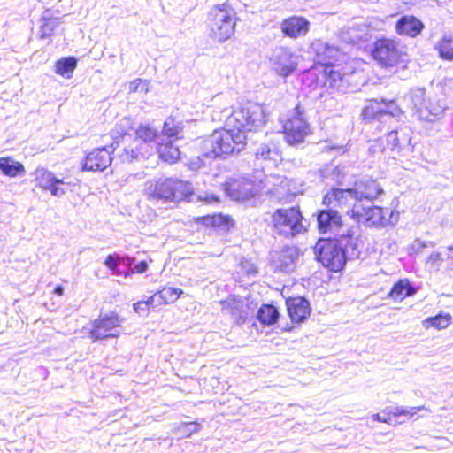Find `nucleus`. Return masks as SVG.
I'll use <instances>...</instances> for the list:
<instances>
[{
	"instance_id": "obj_1",
	"label": "nucleus",
	"mask_w": 453,
	"mask_h": 453,
	"mask_svg": "<svg viewBox=\"0 0 453 453\" xmlns=\"http://www.w3.org/2000/svg\"><path fill=\"white\" fill-rule=\"evenodd\" d=\"M342 242H345L346 247L349 246L354 250L358 249L357 239L350 229L339 238H320L314 247L316 260L329 272H342L346 266L347 255L346 249L342 246Z\"/></svg>"
},
{
	"instance_id": "obj_2",
	"label": "nucleus",
	"mask_w": 453,
	"mask_h": 453,
	"mask_svg": "<svg viewBox=\"0 0 453 453\" xmlns=\"http://www.w3.org/2000/svg\"><path fill=\"white\" fill-rule=\"evenodd\" d=\"M266 123L263 107L256 103H241L232 108V112L225 119L227 128L242 135L248 142V134L257 133Z\"/></svg>"
},
{
	"instance_id": "obj_3",
	"label": "nucleus",
	"mask_w": 453,
	"mask_h": 453,
	"mask_svg": "<svg viewBox=\"0 0 453 453\" xmlns=\"http://www.w3.org/2000/svg\"><path fill=\"white\" fill-rule=\"evenodd\" d=\"M371 58L381 69H405L409 64L408 54L399 39L380 36L374 40L370 49Z\"/></svg>"
},
{
	"instance_id": "obj_4",
	"label": "nucleus",
	"mask_w": 453,
	"mask_h": 453,
	"mask_svg": "<svg viewBox=\"0 0 453 453\" xmlns=\"http://www.w3.org/2000/svg\"><path fill=\"white\" fill-rule=\"evenodd\" d=\"M247 141L226 126L214 129L203 141L205 156L212 158H226L245 150Z\"/></svg>"
},
{
	"instance_id": "obj_5",
	"label": "nucleus",
	"mask_w": 453,
	"mask_h": 453,
	"mask_svg": "<svg viewBox=\"0 0 453 453\" xmlns=\"http://www.w3.org/2000/svg\"><path fill=\"white\" fill-rule=\"evenodd\" d=\"M148 198L164 203L189 202L194 196L192 184L173 178H162L149 181L145 188Z\"/></svg>"
},
{
	"instance_id": "obj_6",
	"label": "nucleus",
	"mask_w": 453,
	"mask_h": 453,
	"mask_svg": "<svg viewBox=\"0 0 453 453\" xmlns=\"http://www.w3.org/2000/svg\"><path fill=\"white\" fill-rule=\"evenodd\" d=\"M237 21V12L229 2L214 4L207 14L209 35L219 42H225L234 35Z\"/></svg>"
},
{
	"instance_id": "obj_7",
	"label": "nucleus",
	"mask_w": 453,
	"mask_h": 453,
	"mask_svg": "<svg viewBox=\"0 0 453 453\" xmlns=\"http://www.w3.org/2000/svg\"><path fill=\"white\" fill-rule=\"evenodd\" d=\"M269 226L276 235L286 239L295 238L306 232L304 217L299 206L273 211Z\"/></svg>"
},
{
	"instance_id": "obj_8",
	"label": "nucleus",
	"mask_w": 453,
	"mask_h": 453,
	"mask_svg": "<svg viewBox=\"0 0 453 453\" xmlns=\"http://www.w3.org/2000/svg\"><path fill=\"white\" fill-rule=\"evenodd\" d=\"M124 320V317L118 311L98 313L97 317L90 320L88 336L92 342L117 338Z\"/></svg>"
},
{
	"instance_id": "obj_9",
	"label": "nucleus",
	"mask_w": 453,
	"mask_h": 453,
	"mask_svg": "<svg viewBox=\"0 0 453 453\" xmlns=\"http://www.w3.org/2000/svg\"><path fill=\"white\" fill-rule=\"evenodd\" d=\"M157 137V131L149 125H139L134 130L131 143L123 150L119 155L122 163H131L145 157L148 153L147 144L154 142Z\"/></svg>"
},
{
	"instance_id": "obj_10",
	"label": "nucleus",
	"mask_w": 453,
	"mask_h": 453,
	"mask_svg": "<svg viewBox=\"0 0 453 453\" xmlns=\"http://www.w3.org/2000/svg\"><path fill=\"white\" fill-rule=\"evenodd\" d=\"M403 114L396 99L371 98L365 101L360 112V119L365 124L380 121L383 117L396 118Z\"/></svg>"
},
{
	"instance_id": "obj_11",
	"label": "nucleus",
	"mask_w": 453,
	"mask_h": 453,
	"mask_svg": "<svg viewBox=\"0 0 453 453\" xmlns=\"http://www.w3.org/2000/svg\"><path fill=\"white\" fill-rule=\"evenodd\" d=\"M348 214L357 223H364L369 227H384L392 224L394 219V211L389 208H365L360 203L354 204Z\"/></svg>"
},
{
	"instance_id": "obj_12",
	"label": "nucleus",
	"mask_w": 453,
	"mask_h": 453,
	"mask_svg": "<svg viewBox=\"0 0 453 453\" xmlns=\"http://www.w3.org/2000/svg\"><path fill=\"white\" fill-rule=\"evenodd\" d=\"M294 111L295 113L288 118L282 126L285 140L292 146L303 143L306 137L313 134L311 125L304 117L301 104H297Z\"/></svg>"
},
{
	"instance_id": "obj_13",
	"label": "nucleus",
	"mask_w": 453,
	"mask_h": 453,
	"mask_svg": "<svg viewBox=\"0 0 453 453\" xmlns=\"http://www.w3.org/2000/svg\"><path fill=\"white\" fill-rule=\"evenodd\" d=\"M223 190L232 200L237 202L252 200L259 192L257 183L244 176L228 179L223 184Z\"/></svg>"
},
{
	"instance_id": "obj_14",
	"label": "nucleus",
	"mask_w": 453,
	"mask_h": 453,
	"mask_svg": "<svg viewBox=\"0 0 453 453\" xmlns=\"http://www.w3.org/2000/svg\"><path fill=\"white\" fill-rule=\"evenodd\" d=\"M285 304L291 324L282 327V332H290L294 328L300 326L301 324L309 319L311 314V303L306 297H303V296L287 297Z\"/></svg>"
},
{
	"instance_id": "obj_15",
	"label": "nucleus",
	"mask_w": 453,
	"mask_h": 453,
	"mask_svg": "<svg viewBox=\"0 0 453 453\" xmlns=\"http://www.w3.org/2000/svg\"><path fill=\"white\" fill-rule=\"evenodd\" d=\"M35 182L37 188L50 192L53 196L59 197L65 194L64 180L58 179L52 172L46 169L35 171Z\"/></svg>"
},
{
	"instance_id": "obj_16",
	"label": "nucleus",
	"mask_w": 453,
	"mask_h": 453,
	"mask_svg": "<svg viewBox=\"0 0 453 453\" xmlns=\"http://www.w3.org/2000/svg\"><path fill=\"white\" fill-rule=\"evenodd\" d=\"M317 221L320 234H338L344 227V221L341 214L330 208L319 211Z\"/></svg>"
},
{
	"instance_id": "obj_17",
	"label": "nucleus",
	"mask_w": 453,
	"mask_h": 453,
	"mask_svg": "<svg viewBox=\"0 0 453 453\" xmlns=\"http://www.w3.org/2000/svg\"><path fill=\"white\" fill-rule=\"evenodd\" d=\"M311 28V22L304 17L292 15L284 19L280 23L282 34L290 39L304 37Z\"/></svg>"
},
{
	"instance_id": "obj_18",
	"label": "nucleus",
	"mask_w": 453,
	"mask_h": 453,
	"mask_svg": "<svg viewBox=\"0 0 453 453\" xmlns=\"http://www.w3.org/2000/svg\"><path fill=\"white\" fill-rule=\"evenodd\" d=\"M111 154L106 148H97L86 155L81 169L88 172H102L111 165Z\"/></svg>"
},
{
	"instance_id": "obj_19",
	"label": "nucleus",
	"mask_w": 453,
	"mask_h": 453,
	"mask_svg": "<svg viewBox=\"0 0 453 453\" xmlns=\"http://www.w3.org/2000/svg\"><path fill=\"white\" fill-rule=\"evenodd\" d=\"M425 409L424 406H414L411 408H404L402 406H395L393 408H386L372 416L374 420L379 422L395 425L397 423V418L405 417L412 418L416 416L418 411Z\"/></svg>"
},
{
	"instance_id": "obj_20",
	"label": "nucleus",
	"mask_w": 453,
	"mask_h": 453,
	"mask_svg": "<svg viewBox=\"0 0 453 453\" xmlns=\"http://www.w3.org/2000/svg\"><path fill=\"white\" fill-rule=\"evenodd\" d=\"M356 200L354 188L342 189L333 188L328 190L322 199V204L327 208H343Z\"/></svg>"
},
{
	"instance_id": "obj_21",
	"label": "nucleus",
	"mask_w": 453,
	"mask_h": 453,
	"mask_svg": "<svg viewBox=\"0 0 453 453\" xmlns=\"http://www.w3.org/2000/svg\"><path fill=\"white\" fill-rule=\"evenodd\" d=\"M424 28V23L414 15H404L395 23V32L401 36L415 38Z\"/></svg>"
},
{
	"instance_id": "obj_22",
	"label": "nucleus",
	"mask_w": 453,
	"mask_h": 453,
	"mask_svg": "<svg viewBox=\"0 0 453 453\" xmlns=\"http://www.w3.org/2000/svg\"><path fill=\"white\" fill-rule=\"evenodd\" d=\"M193 222L207 228H219L225 231H229L234 226V220L231 216L220 213L196 217L193 219Z\"/></svg>"
},
{
	"instance_id": "obj_23",
	"label": "nucleus",
	"mask_w": 453,
	"mask_h": 453,
	"mask_svg": "<svg viewBox=\"0 0 453 453\" xmlns=\"http://www.w3.org/2000/svg\"><path fill=\"white\" fill-rule=\"evenodd\" d=\"M354 191L356 200L365 199L373 201L383 194V188L380 184L373 179H369L356 184Z\"/></svg>"
},
{
	"instance_id": "obj_24",
	"label": "nucleus",
	"mask_w": 453,
	"mask_h": 453,
	"mask_svg": "<svg viewBox=\"0 0 453 453\" xmlns=\"http://www.w3.org/2000/svg\"><path fill=\"white\" fill-rule=\"evenodd\" d=\"M416 293L417 288L411 283L409 278H400L392 285L388 296L394 302H403V300L408 298V296H412Z\"/></svg>"
},
{
	"instance_id": "obj_25",
	"label": "nucleus",
	"mask_w": 453,
	"mask_h": 453,
	"mask_svg": "<svg viewBox=\"0 0 453 453\" xmlns=\"http://www.w3.org/2000/svg\"><path fill=\"white\" fill-rule=\"evenodd\" d=\"M157 153L158 158L166 165H173L181 157L180 148L169 140H163L157 143Z\"/></svg>"
},
{
	"instance_id": "obj_26",
	"label": "nucleus",
	"mask_w": 453,
	"mask_h": 453,
	"mask_svg": "<svg viewBox=\"0 0 453 453\" xmlns=\"http://www.w3.org/2000/svg\"><path fill=\"white\" fill-rule=\"evenodd\" d=\"M296 259V250L291 247H286L275 253L273 262L277 270H288L289 266L295 265Z\"/></svg>"
},
{
	"instance_id": "obj_27",
	"label": "nucleus",
	"mask_w": 453,
	"mask_h": 453,
	"mask_svg": "<svg viewBox=\"0 0 453 453\" xmlns=\"http://www.w3.org/2000/svg\"><path fill=\"white\" fill-rule=\"evenodd\" d=\"M0 171L9 178L23 176L26 173L24 165L10 157H0Z\"/></svg>"
},
{
	"instance_id": "obj_28",
	"label": "nucleus",
	"mask_w": 453,
	"mask_h": 453,
	"mask_svg": "<svg viewBox=\"0 0 453 453\" xmlns=\"http://www.w3.org/2000/svg\"><path fill=\"white\" fill-rule=\"evenodd\" d=\"M280 313L273 304H261L257 313V319L263 326H272L278 322Z\"/></svg>"
},
{
	"instance_id": "obj_29",
	"label": "nucleus",
	"mask_w": 453,
	"mask_h": 453,
	"mask_svg": "<svg viewBox=\"0 0 453 453\" xmlns=\"http://www.w3.org/2000/svg\"><path fill=\"white\" fill-rule=\"evenodd\" d=\"M155 295L157 297V305H171L183 295V290L173 287H161Z\"/></svg>"
},
{
	"instance_id": "obj_30",
	"label": "nucleus",
	"mask_w": 453,
	"mask_h": 453,
	"mask_svg": "<svg viewBox=\"0 0 453 453\" xmlns=\"http://www.w3.org/2000/svg\"><path fill=\"white\" fill-rule=\"evenodd\" d=\"M319 65L322 67L326 82L329 83L331 87L342 81L343 72L340 65L334 63H319Z\"/></svg>"
},
{
	"instance_id": "obj_31",
	"label": "nucleus",
	"mask_w": 453,
	"mask_h": 453,
	"mask_svg": "<svg viewBox=\"0 0 453 453\" xmlns=\"http://www.w3.org/2000/svg\"><path fill=\"white\" fill-rule=\"evenodd\" d=\"M76 65L77 60L74 57L62 58L55 62V73L62 77L70 78Z\"/></svg>"
},
{
	"instance_id": "obj_32",
	"label": "nucleus",
	"mask_w": 453,
	"mask_h": 453,
	"mask_svg": "<svg viewBox=\"0 0 453 453\" xmlns=\"http://www.w3.org/2000/svg\"><path fill=\"white\" fill-rule=\"evenodd\" d=\"M439 57L445 61H453V36L444 35L436 43Z\"/></svg>"
},
{
	"instance_id": "obj_33",
	"label": "nucleus",
	"mask_w": 453,
	"mask_h": 453,
	"mask_svg": "<svg viewBox=\"0 0 453 453\" xmlns=\"http://www.w3.org/2000/svg\"><path fill=\"white\" fill-rule=\"evenodd\" d=\"M452 320L449 313H438L434 317H428L425 319L424 323L426 327L432 326L437 329H443L448 327Z\"/></svg>"
},
{
	"instance_id": "obj_34",
	"label": "nucleus",
	"mask_w": 453,
	"mask_h": 453,
	"mask_svg": "<svg viewBox=\"0 0 453 453\" xmlns=\"http://www.w3.org/2000/svg\"><path fill=\"white\" fill-rule=\"evenodd\" d=\"M124 257H119L117 254H112L108 255L105 257L104 265L111 271V273L113 275H122L123 277H128V275H130V273H120L117 268L118 265H121V263H124Z\"/></svg>"
},
{
	"instance_id": "obj_35",
	"label": "nucleus",
	"mask_w": 453,
	"mask_h": 453,
	"mask_svg": "<svg viewBox=\"0 0 453 453\" xmlns=\"http://www.w3.org/2000/svg\"><path fill=\"white\" fill-rule=\"evenodd\" d=\"M127 88L129 94H146L150 91V82L147 80L137 78L128 83Z\"/></svg>"
},
{
	"instance_id": "obj_36",
	"label": "nucleus",
	"mask_w": 453,
	"mask_h": 453,
	"mask_svg": "<svg viewBox=\"0 0 453 453\" xmlns=\"http://www.w3.org/2000/svg\"><path fill=\"white\" fill-rule=\"evenodd\" d=\"M201 429V424L197 421L182 422L176 427V432L184 437H189Z\"/></svg>"
},
{
	"instance_id": "obj_37",
	"label": "nucleus",
	"mask_w": 453,
	"mask_h": 453,
	"mask_svg": "<svg viewBox=\"0 0 453 453\" xmlns=\"http://www.w3.org/2000/svg\"><path fill=\"white\" fill-rule=\"evenodd\" d=\"M155 292L150 297L144 299L143 301H136L133 303L132 307L133 311L136 314H141V312H144V311H149V309H154L157 304L155 303Z\"/></svg>"
},
{
	"instance_id": "obj_38",
	"label": "nucleus",
	"mask_w": 453,
	"mask_h": 453,
	"mask_svg": "<svg viewBox=\"0 0 453 453\" xmlns=\"http://www.w3.org/2000/svg\"><path fill=\"white\" fill-rule=\"evenodd\" d=\"M58 25V22L54 19L47 18L43 19L42 23L40 27L41 39L47 38L53 35V32Z\"/></svg>"
},
{
	"instance_id": "obj_39",
	"label": "nucleus",
	"mask_w": 453,
	"mask_h": 453,
	"mask_svg": "<svg viewBox=\"0 0 453 453\" xmlns=\"http://www.w3.org/2000/svg\"><path fill=\"white\" fill-rule=\"evenodd\" d=\"M387 149L393 151L400 146L397 131H391L386 135Z\"/></svg>"
},
{
	"instance_id": "obj_40",
	"label": "nucleus",
	"mask_w": 453,
	"mask_h": 453,
	"mask_svg": "<svg viewBox=\"0 0 453 453\" xmlns=\"http://www.w3.org/2000/svg\"><path fill=\"white\" fill-rule=\"evenodd\" d=\"M169 123L165 121L163 125V133L168 137H174L180 134V129L177 127H168Z\"/></svg>"
},
{
	"instance_id": "obj_41",
	"label": "nucleus",
	"mask_w": 453,
	"mask_h": 453,
	"mask_svg": "<svg viewBox=\"0 0 453 453\" xmlns=\"http://www.w3.org/2000/svg\"><path fill=\"white\" fill-rule=\"evenodd\" d=\"M148 268L147 262L145 260H141L140 262H137L133 269L128 271L131 273H142V272L146 271Z\"/></svg>"
},
{
	"instance_id": "obj_42",
	"label": "nucleus",
	"mask_w": 453,
	"mask_h": 453,
	"mask_svg": "<svg viewBox=\"0 0 453 453\" xmlns=\"http://www.w3.org/2000/svg\"><path fill=\"white\" fill-rule=\"evenodd\" d=\"M296 63H291L290 65H283L280 66V73L284 76H288L295 70H296Z\"/></svg>"
},
{
	"instance_id": "obj_43",
	"label": "nucleus",
	"mask_w": 453,
	"mask_h": 453,
	"mask_svg": "<svg viewBox=\"0 0 453 453\" xmlns=\"http://www.w3.org/2000/svg\"><path fill=\"white\" fill-rule=\"evenodd\" d=\"M429 261L434 263V261H441V255L440 253H433L428 257Z\"/></svg>"
},
{
	"instance_id": "obj_44",
	"label": "nucleus",
	"mask_w": 453,
	"mask_h": 453,
	"mask_svg": "<svg viewBox=\"0 0 453 453\" xmlns=\"http://www.w3.org/2000/svg\"><path fill=\"white\" fill-rule=\"evenodd\" d=\"M53 293H54L55 295H58V296H60V295H63V293H64V288H63V287H62L61 285H57V286L55 287V288L53 289Z\"/></svg>"
},
{
	"instance_id": "obj_45",
	"label": "nucleus",
	"mask_w": 453,
	"mask_h": 453,
	"mask_svg": "<svg viewBox=\"0 0 453 453\" xmlns=\"http://www.w3.org/2000/svg\"><path fill=\"white\" fill-rule=\"evenodd\" d=\"M449 259L451 260V265L453 266V256L449 257Z\"/></svg>"
},
{
	"instance_id": "obj_46",
	"label": "nucleus",
	"mask_w": 453,
	"mask_h": 453,
	"mask_svg": "<svg viewBox=\"0 0 453 453\" xmlns=\"http://www.w3.org/2000/svg\"><path fill=\"white\" fill-rule=\"evenodd\" d=\"M448 250H453V246H449V247L448 248Z\"/></svg>"
},
{
	"instance_id": "obj_47",
	"label": "nucleus",
	"mask_w": 453,
	"mask_h": 453,
	"mask_svg": "<svg viewBox=\"0 0 453 453\" xmlns=\"http://www.w3.org/2000/svg\"><path fill=\"white\" fill-rule=\"evenodd\" d=\"M212 200H214V201L218 202V201H219V198L214 197V198H212Z\"/></svg>"
}]
</instances>
